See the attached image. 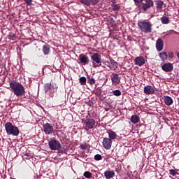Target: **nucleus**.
Wrapping results in <instances>:
<instances>
[{
    "label": "nucleus",
    "mask_w": 179,
    "mask_h": 179,
    "mask_svg": "<svg viewBox=\"0 0 179 179\" xmlns=\"http://www.w3.org/2000/svg\"><path fill=\"white\" fill-rule=\"evenodd\" d=\"M111 80L113 85H120L121 82V77H120L117 73H113L111 76Z\"/></svg>",
    "instance_id": "4468645a"
},
{
    "label": "nucleus",
    "mask_w": 179,
    "mask_h": 179,
    "mask_svg": "<svg viewBox=\"0 0 179 179\" xmlns=\"http://www.w3.org/2000/svg\"><path fill=\"white\" fill-rule=\"evenodd\" d=\"M135 3H141L143 0H134Z\"/></svg>",
    "instance_id": "ea45409f"
},
{
    "label": "nucleus",
    "mask_w": 179,
    "mask_h": 179,
    "mask_svg": "<svg viewBox=\"0 0 179 179\" xmlns=\"http://www.w3.org/2000/svg\"><path fill=\"white\" fill-rule=\"evenodd\" d=\"M131 121L132 124H138L139 122V117L136 115H134L131 117Z\"/></svg>",
    "instance_id": "b1692460"
},
{
    "label": "nucleus",
    "mask_w": 179,
    "mask_h": 179,
    "mask_svg": "<svg viewBox=\"0 0 179 179\" xmlns=\"http://www.w3.org/2000/svg\"><path fill=\"white\" fill-rule=\"evenodd\" d=\"M4 127L8 135H12L13 136H19V128L13 125L11 122H6Z\"/></svg>",
    "instance_id": "7ed1b4c3"
},
{
    "label": "nucleus",
    "mask_w": 179,
    "mask_h": 179,
    "mask_svg": "<svg viewBox=\"0 0 179 179\" xmlns=\"http://www.w3.org/2000/svg\"><path fill=\"white\" fill-rule=\"evenodd\" d=\"M155 3L153 0H143L141 3L138 4V8L141 13H146L150 8H153Z\"/></svg>",
    "instance_id": "f03ea898"
},
{
    "label": "nucleus",
    "mask_w": 179,
    "mask_h": 179,
    "mask_svg": "<svg viewBox=\"0 0 179 179\" xmlns=\"http://www.w3.org/2000/svg\"><path fill=\"white\" fill-rule=\"evenodd\" d=\"M43 52L44 55H48L50 54V45L45 44L43 46Z\"/></svg>",
    "instance_id": "4be33fe9"
},
{
    "label": "nucleus",
    "mask_w": 179,
    "mask_h": 179,
    "mask_svg": "<svg viewBox=\"0 0 179 179\" xmlns=\"http://www.w3.org/2000/svg\"><path fill=\"white\" fill-rule=\"evenodd\" d=\"M78 60L83 65H87L89 64V57L85 55L81 54L78 57Z\"/></svg>",
    "instance_id": "2eb2a0df"
},
{
    "label": "nucleus",
    "mask_w": 179,
    "mask_h": 179,
    "mask_svg": "<svg viewBox=\"0 0 179 179\" xmlns=\"http://www.w3.org/2000/svg\"><path fill=\"white\" fill-rule=\"evenodd\" d=\"M135 65H138V66H142V65H145V57L142 56H139L135 58L134 59Z\"/></svg>",
    "instance_id": "f3484780"
},
{
    "label": "nucleus",
    "mask_w": 179,
    "mask_h": 179,
    "mask_svg": "<svg viewBox=\"0 0 179 179\" xmlns=\"http://www.w3.org/2000/svg\"><path fill=\"white\" fill-rule=\"evenodd\" d=\"M102 146L106 150H110L111 146H113V141L108 138H103L102 141Z\"/></svg>",
    "instance_id": "9d476101"
},
{
    "label": "nucleus",
    "mask_w": 179,
    "mask_h": 179,
    "mask_svg": "<svg viewBox=\"0 0 179 179\" xmlns=\"http://www.w3.org/2000/svg\"><path fill=\"white\" fill-rule=\"evenodd\" d=\"M108 135V139H110V141H114V139H117V133H115L113 130H108L107 131Z\"/></svg>",
    "instance_id": "6ab92c4d"
},
{
    "label": "nucleus",
    "mask_w": 179,
    "mask_h": 179,
    "mask_svg": "<svg viewBox=\"0 0 179 179\" xmlns=\"http://www.w3.org/2000/svg\"><path fill=\"white\" fill-rule=\"evenodd\" d=\"M48 145L51 150H59L62 148L61 143L55 139L50 140L48 142Z\"/></svg>",
    "instance_id": "1a4fd4ad"
},
{
    "label": "nucleus",
    "mask_w": 179,
    "mask_h": 179,
    "mask_svg": "<svg viewBox=\"0 0 179 179\" xmlns=\"http://www.w3.org/2000/svg\"><path fill=\"white\" fill-rule=\"evenodd\" d=\"M171 33H174L175 34H179L178 32H177V31H174V30H171V31H169V34H171Z\"/></svg>",
    "instance_id": "58836bf2"
},
{
    "label": "nucleus",
    "mask_w": 179,
    "mask_h": 179,
    "mask_svg": "<svg viewBox=\"0 0 179 179\" xmlns=\"http://www.w3.org/2000/svg\"><path fill=\"white\" fill-rule=\"evenodd\" d=\"M177 57H178V59H179V52H178V54H177Z\"/></svg>",
    "instance_id": "a19ab883"
},
{
    "label": "nucleus",
    "mask_w": 179,
    "mask_h": 179,
    "mask_svg": "<svg viewBox=\"0 0 179 179\" xmlns=\"http://www.w3.org/2000/svg\"><path fill=\"white\" fill-rule=\"evenodd\" d=\"M155 6L158 12H162L163 8H166V4H164V2L162 0H157L155 1Z\"/></svg>",
    "instance_id": "ddd939ff"
},
{
    "label": "nucleus",
    "mask_w": 179,
    "mask_h": 179,
    "mask_svg": "<svg viewBox=\"0 0 179 179\" xmlns=\"http://www.w3.org/2000/svg\"><path fill=\"white\" fill-rule=\"evenodd\" d=\"M93 5H97L99 0H90Z\"/></svg>",
    "instance_id": "e433bc0d"
},
{
    "label": "nucleus",
    "mask_w": 179,
    "mask_h": 179,
    "mask_svg": "<svg viewBox=\"0 0 179 179\" xmlns=\"http://www.w3.org/2000/svg\"><path fill=\"white\" fill-rule=\"evenodd\" d=\"M58 150V153H61V155L66 153V150H65L64 148H59V150Z\"/></svg>",
    "instance_id": "72a5a7b5"
},
{
    "label": "nucleus",
    "mask_w": 179,
    "mask_h": 179,
    "mask_svg": "<svg viewBox=\"0 0 179 179\" xmlns=\"http://www.w3.org/2000/svg\"><path fill=\"white\" fill-rule=\"evenodd\" d=\"M169 174L171 176H173V177H175V176H177V174H178V173L177 171H176V170H174V169H170Z\"/></svg>",
    "instance_id": "7c9ffc66"
},
{
    "label": "nucleus",
    "mask_w": 179,
    "mask_h": 179,
    "mask_svg": "<svg viewBox=\"0 0 179 179\" xmlns=\"http://www.w3.org/2000/svg\"><path fill=\"white\" fill-rule=\"evenodd\" d=\"M24 2L27 3V5H31V2H33V0H24Z\"/></svg>",
    "instance_id": "c9c22d12"
},
{
    "label": "nucleus",
    "mask_w": 179,
    "mask_h": 179,
    "mask_svg": "<svg viewBox=\"0 0 179 179\" xmlns=\"http://www.w3.org/2000/svg\"><path fill=\"white\" fill-rule=\"evenodd\" d=\"M120 7L117 4H115L113 6V10H120Z\"/></svg>",
    "instance_id": "f704fd0d"
},
{
    "label": "nucleus",
    "mask_w": 179,
    "mask_h": 179,
    "mask_svg": "<svg viewBox=\"0 0 179 179\" xmlns=\"http://www.w3.org/2000/svg\"><path fill=\"white\" fill-rule=\"evenodd\" d=\"M169 58H173L174 57V53H173L172 52H169Z\"/></svg>",
    "instance_id": "4c0bfd02"
},
{
    "label": "nucleus",
    "mask_w": 179,
    "mask_h": 179,
    "mask_svg": "<svg viewBox=\"0 0 179 179\" xmlns=\"http://www.w3.org/2000/svg\"><path fill=\"white\" fill-rule=\"evenodd\" d=\"M159 57L162 61H166V59H167L169 55H167V52H162L159 53Z\"/></svg>",
    "instance_id": "393cba45"
},
{
    "label": "nucleus",
    "mask_w": 179,
    "mask_h": 179,
    "mask_svg": "<svg viewBox=\"0 0 179 179\" xmlns=\"http://www.w3.org/2000/svg\"><path fill=\"white\" fill-rule=\"evenodd\" d=\"M43 129L45 135H52L54 133V124L50 123L43 124Z\"/></svg>",
    "instance_id": "6e6552de"
},
{
    "label": "nucleus",
    "mask_w": 179,
    "mask_h": 179,
    "mask_svg": "<svg viewBox=\"0 0 179 179\" xmlns=\"http://www.w3.org/2000/svg\"><path fill=\"white\" fill-rule=\"evenodd\" d=\"M161 22L162 24H169L170 23V20L167 16H163L161 17Z\"/></svg>",
    "instance_id": "5701e85b"
},
{
    "label": "nucleus",
    "mask_w": 179,
    "mask_h": 179,
    "mask_svg": "<svg viewBox=\"0 0 179 179\" xmlns=\"http://www.w3.org/2000/svg\"><path fill=\"white\" fill-rule=\"evenodd\" d=\"M115 176V172L114 171H106L104 172V176L106 179L113 178Z\"/></svg>",
    "instance_id": "aec40b11"
},
{
    "label": "nucleus",
    "mask_w": 179,
    "mask_h": 179,
    "mask_svg": "<svg viewBox=\"0 0 179 179\" xmlns=\"http://www.w3.org/2000/svg\"><path fill=\"white\" fill-rule=\"evenodd\" d=\"M163 100L166 106H171L173 103V98L169 96H164Z\"/></svg>",
    "instance_id": "412c9836"
},
{
    "label": "nucleus",
    "mask_w": 179,
    "mask_h": 179,
    "mask_svg": "<svg viewBox=\"0 0 179 179\" xmlns=\"http://www.w3.org/2000/svg\"><path fill=\"white\" fill-rule=\"evenodd\" d=\"M58 89V85L57 84L52 83H48L44 85V90L45 93L49 92L50 97H54V93H55V90Z\"/></svg>",
    "instance_id": "39448f33"
},
{
    "label": "nucleus",
    "mask_w": 179,
    "mask_h": 179,
    "mask_svg": "<svg viewBox=\"0 0 179 179\" xmlns=\"http://www.w3.org/2000/svg\"><path fill=\"white\" fill-rule=\"evenodd\" d=\"M178 179H179V178H178Z\"/></svg>",
    "instance_id": "79ce46f5"
},
{
    "label": "nucleus",
    "mask_w": 179,
    "mask_h": 179,
    "mask_svg": "<svg viewBox=\"0 0 179 179\" xmlns=\"http://www.w3.org/2000/svg\"><path fill=\"white\" fill-rule=\"evenodd\" d=\"M164 47V43L162 38H158L156 41V48L157 51L160 52V51H163V48Z\"/></svg>",
    "instance_id": "dca6fc26"
},
{
    "label": "nucleus",
    "mask_w": 179,
    "mask_h": 179,
    "mask_svg": "<svg viewBox=\"0 0 179 179\" xmlns=\"http://www.w3.org/2000/svg\"><path fill=\"white\" fill-rule=\"evenodd\" d=\"M96 127V120L93 118H87L83 122V128L88 131L93 129Z\"/></svg>",
    "instance_id": "423d86ee"
},
{
    "label": "nucleus",
    "mask_w": 179,
    "mask_h": 179,
    "mask_svg": "<svg viewBox=\"0 0 179 179\" xmlns=\"http://www.w3.org/2000/svg\"><path fill=\"white\" fill-rule=\"evenodd\" d=\"M83 176L85 177V178H92V173L89 171H85Z\"/></svg>",
    "instance_id": "c756f323"
},
{
    "label": "nucleus",
    "mask_w": 179,
    "mask_h": 179,
    "mask_svg": "<svg viewBox=\"0 0 179 179\" xmlns=\"http://www.w3.org/2000/svg\"><path fill=\"white\" fill-rule=\"evenodd\" d=\"M94 160H96V162H99L100 160L103 159V157L101 155H96L94 157Z\"/></svg>",
    "instance_id": "c85d7f7f"
},
{
    "label": "nucleus",
    "mask_w": 179,
    "mask_h": 179,
    "mask_svg": "<svg viewBox=\"0 0 179 179\" xmlns=\"http://www.w3.org/2000/svg\"><path fill=\"white\" fill-rule=\"evenodd\" d=\"M10 88L11 92H13L15 96H23L25 92L24 87H23L20 83H10Z\"/></svg>",
    "instance_id": "f257e3e1"
},
{
    "label": "nucleus",
    "mask_w": 179,
    "mask_h": 179,
    "mask_svg": "<svg viewBox=\"0 0 179 179\" xmlns=\"http://www.w3.org/2000/svg\"><path fill=\"white\" fill-rule=\"evenodd\" d=\"M112 93L114 94V96H121V92L120 90H113Z\"/></svg>",
    "instance_id": "2f4dec72"
},
{
    "label": "nucleus",
    "mask_w": 179,
    "mask_h": 179,
    "mask_svg": "<svg viewBox=\"0 0 179 179\" xmlns=\"http://www.w3.org/2000/svg\"><path fill=\"white\" fill-rule=\"evenodd\" d=\"M88 83L90 85H94L96 83V80L93 78V77H89L88 78Z\"/></svg>",
    "instance_id": "bb28decb"
},
{
    "label": "nucleus",
    "mask_w": 179,
    "mask_h": 179,
    "mask_svg": "<svg viewBox=\"0 0 179 179\" xmlns=\"http://www.w3.org/2000/svg\"><path fill=\"white\" fill-rule=\"evenodd\" d=\"M107 66H108L109 69L111 71H115L117 68H118V64L115 60H110V62H106Z\"/></svg>",
    "instance_id": "f8f14e48"
},
{
    "label": "nucleus",
    "mask_w": 179,
    "mask_h": 179,
    "mask_svg": "<svg viewBox=\"0 0 179 179\" xmlns=\"http://www.w3.org/2000/svg\"><path fill=\"white\" fill-rule=\"evenodd\" d=\"M80 85H86V77L83 76L79 79Z\"/></svg>",
    "instance_id": "cd10ccee"
},
{
    "label": "nucleus",
    "mask_w": 179,
    "mask_h": 179,
    "mask_svg": "<svg viewBox=\"0 0 179 179\" xmlns=\"http://www.w3.org/2000/svg\"><path fill=\"white\" fill-rule=\"evenodd\" d=\"M161 66L164 72H171L174 69V66L171 63H162Z\"/></svg>",
    "instance_id": "9b49d317"
},
{
    "label": "nucleus",
    "mask_w": 179,
    "mask_h": 179,
    "mask_svg": "<svg viewBox=\"0 0 179 179\" xmlns=\"http://www.w3.org/2000/svg\"><path fill=\"white\" fill-rule=\"evenodd\" d=\"M145 94H155V88L150 85L144 87Z\"/></svg>",
    "instance_id": "a211bd4d"
},
{
    "label": "nucleus",
    "mask_w": 179,
    "mask_h": 179,
    "mask_svg": "<svg viewBox=\"0 0 179 179\" xmlns=\"http://www.w3.org/2000/svg\"><path fill=\"white\" fill-rule=\"evenodd\" d=\"M80 149H82L83 150H86V149H87V145L86 144H81L80 145Z\"/></svg>",
    "instance_id": "473e14b6"
},
{
    "label": "nucleus",
    "mask_w": 179,
    "mask_h": 179,
    "mask_svg": "<svg viewBox=\"0 0 179 179\" xmlns=\"http://www.w3.org/2000/svg\"><path fill=\"white\" fill-rule=\"evenodd\" d=\"M138 26L143 33H152V23L149 20L138 21Z\"/></svg>",
    "instance_id": "20e7f679"
},
{
    "label": "nucleus",
    "mask_w": 179,
    "mask_h": 179,
    "mask_svg": "<svg viewBox=\"0 0 179 179\" xmlns=\"http://www.w3.org/2000/svg\"><path fill=\"white\" fill-rule=\"evenodd\" d=\"M80 2L86 6H90V0H80Z\"/></svg>",
    "instance_id": "a878e982"
},
{
    "label": "nucleus",
    "mask_w": 179,
    "mask_h": 179,
    "mask_svg": "<svg viewBox=\"0 0 179 179\" xmlns=\"http://www.w3.org/2000/svg\"><path fill=\"white\" fill-rule=\"evenodd\" d=\"M91 61L93 68H99V66H101V57L99 53H94L91 56Z\"/></svg>",
    "instance_id": "0eeeda50"
}]
</instances>
